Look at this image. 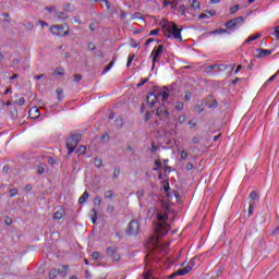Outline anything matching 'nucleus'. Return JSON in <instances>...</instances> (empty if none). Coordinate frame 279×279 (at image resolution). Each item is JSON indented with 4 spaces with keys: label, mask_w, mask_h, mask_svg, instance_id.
<instances>
[{
    "label": "nucleus",
    "mask_w": 279,
    "mask_h": 279,
    "mask_svg": "<svg viewBox=\"0 0 279 279\" xmlns=\"http://www.w3.org/2000/svg\"><path fill=\"white\" fill-rule=\"evenodd\" d=\"M171 213V206L162 203L161 207L157 208L153 215L154 226L156 235L150 238L147 243L148 250H154L155 252H162L167 247L159 240L160 236H165L171 230L169 226V214Z\"/></svg>",
    "instance_id": "obj_1"
},
{
    "label": "nucleus",
    "mask_w": 279,
    "mask_h": 279,
    "mask_svg": "<svg viewBox=\"0 0 279 279\" xmlns=\"http://www.w3.org/2000/svg\"><path fill=\"white\" fill-rule=\"evenodd\" d=\"M160 99H162V101H167V99H169V89L167 87L155 90L147 96L146 102L148 108H154L156 102L160 101Z\"/></svg>",
    "instance_id": "obj_2"
},
{
    "label": "nucleus",
    "mask_w": 279,
    "mask_h": 279,
    "mask_svg": "<svg viewBox=\"0 0 279 279\" xmlns=\"http://www.w3.org/2000/svg\"><path fill=\"white\" fill-rule=\"evenodd\" d=\"M162 29L168 38H174L177 43H182V28H178L173 22H167Z\"/></svg>",
    "instance_id": "obj_3"
},
{
    "label": "nucleus",
    "mask_w": 279,
    "mask_h": 279,
    "mask_svg": "<svg viewBox=\"0 0 279 279\" xmlns=\"http://www.w3.org/2000/svg\"><path fill=\"white\" fill-rule=\"evenodd\" d=\"M243 23H245V17L243 16H238L233 20L228 21L225 24V27L229 31V32H236V29H239V27H241V25H243Z\"/></svg>",
    "instance_id": "obj_4"
},
{
    "label": "nucleus",
    "mask_w": 279,
    "mask_h": 279,
    "mask_svg": "<svg viewBox=\"0 0 279 279\" xmlns=\"http://www.w3.org/2000/svg\"><path fill=\"white\" fill-rule=\"evenodd\" d=\"M82 140L81 134H74L66 141V149L68 154H73L75 151V147L80 144V141Z\"/></svg>",
    "instance_id": "obj_5"
},
{
    "label": "nucleus",
    "mask_w": 279,
    "mask_h": 279,
    "mask_svg": "<svg viewBox=\"0 0 279 279\" xmlns=\"http://www.w3.org/2000/svg\"><path fill=\"white\" fill-rule=\"evenodd\" d=\"M162 51H165L163 45H159L158 47L153 49V51L150 53V58H153L151 71H154V69H156V62H159V60L162 56Z\"/></svg>",
    "instance_id": "obj_6"
},
{
    "label": "nucleus",
    "mask_w": 279,
    "mask_h": 279,
    "mask_svg": "<svg viewBox=\"0 0 279 279\" xmlns=\"http://www.w3.org/2000/svg\"><path fill=\"white\" fill-rule=\"evenodd\" d=\"M126 233L130 236H136V234H141V226L138 225V221L132 220L126 228Z\"/></svg>",
    "instance_id": "obj_7"
},
{
    "label": "nucleus",
    "mask_w": 279,
    "mask_h": 279,
    "mask_svg": "<svg viewBox=\"0 0 279 279\" xmlns=\"http://www.w3.org/2000/svg\"><path fill=\"white\" fill-rule=\"evenodd\" d=\"M156 116L160 121H167V119H169V110L167 109V106L161 105L157 109Z\"/></svg>",
    "instance_id": "obj_8"
},
{
    "label": "nucleus",
    "mask_w": 279,
    "mask_h": 279,
    "mask_svg": "<svg viewBox=\"0 0 279 279\" xmlns=\"http://www.w3.org/2000/svg\"><path fill=\"white\" fill-rule=\"evenodd\" d=\"M50 33L53 36H59V38H61V36L69 35V32H64V26H62V25H54V26L50 27Z\"/></svg>",
    "instance_id": "obj_9"
},
{
    "label": "nucleus",
    "mask_w": 279,
    "mask_h": 279,
    "mask_svg": "<svg viewBox=\"0 0 279 279\" xmlns=\"http://www.w3.org/2000/svg\"><path fill=\"white\" fill-rule=\"evenodd\" d=\"M193 267H191V265H187L183 268L178 269L174 272V276H186V274H190L192 271Z\"/></svg>",
    "instance_id": "obj_10"
},
{
    "label": "nucleus",
    "mask_w": 279,
    "mask_h": 279,
    "mask_svg": "<svg viewBox=\"0 0 279 279\" xmlns=\"http://www.w3.org/2000/svg\"><path fill=\"white\" fill-rule=\"evenodd\" d=\"M31 119H38L40 117V110L37 107H32L28 111Z\"/></svg>",
    "instance_id": "obj_11"
},
{
    "label": "nucleus",
    "mask_w": 279,
    "mask_h": 279,
    "mask_svg": "<svg viewBox=\"0 0 279 279\" xmlns=\"http://www.w3.org/2000/svg\"><path fill=\"white\" fill-rule=\"evenodd\" d=\"M62 19H69V15L64 12L54 11V17L52 19V21H60Z\"/></svg>",
    "instance_id": "obj_12"
},
{
    "label": "nucleus",
    "mask_w": 279,
    "mask_h": 279,
    "mask_svg": "<svg viewBox=\"0 0 279 279\" xmlns=\"http://www.w3.org/2000/svg\"><path fill=\"white\" fill-rule=\"evenodd\" d=\"M267 56H271V50L257 49V58H267Z\"/></svg>",
    "instance_id": "obj_13"
},
{
    "label": "nucleus",
    "mask_w": 279,
    "mask_h": 279,
    "mask_svg": "<svg viewBox=\"0 0 279 279\" xmlns=\"http://www.w3.org/2000/svg\"><path fill=\"white\" fill-rule=\"evenodd\" d=\"M45 11L48 13V16L53 20L58 10L56 7H47Z\"/></svg>",
    "instance_id": "obj_14"
},
{
    "label": "nucleus",
    "mask_w": 279,
    "mask_h": 279,
    "mask_svg": "<svg viewBox=\"0 0 279 279\" xmlns=\"http://www.w3.org/2000/svg\"><path fill=\"white\" fill-rule=\"evenodd\" d=\"M64 217V209H59L53 214V219L60 221V219Z\"/></svg>",
    "instance_id": "obj_15"
},
{
    "label": "nucleus",
    "mask_w": 279,
    "mask_h": 279,
    "mask_svg": "<svg viewBox=\"0 0 279 279\" xmlns=\"http://www.w3.org/2000/svg\"><path fill=\"white\" fill-rule=\"evenodd\" d=\"M89 194L88 192H84L83 195L78 198V204H86V201L88 199Z\"/></svg>",
    "instance_id": "obj_16"
},
{
    "label": "nucleus",
    "mask_w": 279,
    "mask_h": 279,
    "mask_svg": "<svg viewBox=\"0 0 279 279\" xmlns=\"http://www.w3.org/2000/svg\"><path fill=\"white\" fill-rule=\"evenodd\" d=\"M260 38V34L252 35L250 36L245 41L244 45H247L248 43H253V40H258Z\"/></svg>",
    "instance_id": "obj_17"
},
{
    "label": "nucleus",
    "mask_w": 279,
    "mask_h": 279,
    "mask_svg": "<svg viewBox=\"0 0 279 279\" xmlns=\"http://www.w3.org/2000/svg\"><path fill=\"white\" fill-rule=\"evenodd\" d=\"M68 270H69V266H66V265H63L60 269H58L57 271H58V274L60 275V276H65L66 274H68Z\"/></svg>",
    "instance_id": "obj_18"
},
{
    "label": "nucleus",
    "mask_w": 279,
    "mask_h": 279,
    "mask_svg": "<svg viewBox=\"0 0 279 279\" xmlns=\"http://www.w3.org/2000/svg\"><path fill=\"white\" fill-rule=\"evenodd\" d=\"M206 106L209 108V109H213V108H217V106H219V102H217V100L213 99L211 102L210 100L206 102Z\"/></svg>",
    "instance_id": "obj_19"
},
{
    "label": "nucleus",
    "mask_w": 279,
    "mask_h": 279,
    "mask_svg": "<svg viewBox=\"0 0 279 279\" xmlns=\"http://www.w3.org/2000/svg\"><path fill=\"white\" fill-rule=\"evenodd\" d=\"M114 192L112 190H108L105 192V199H113Z\"/></svg>",
    "instance_id": "obj_20"
},
{
    "label": "nucleus",
    "mask_w": 279,
    "mask_h": 279,
    "mask_svg": "<svg viewBox=\"0 0 279 279\" xmlns=\"http://www.w3.org/2000/svg\"><path fill=\"white\" fill-rule=\"evenodd\" d=\"M241 10V7L239 4H235L229 9L230 14H236Z\"/></svg>",
    "instance_id": "obj_21"
},
{
    "label": "nucleus",
    "mask_w": 279,
    "mask_h": 279,
    "mask_svg": "<svg viewBox=\"0 0 279 279\" xmlns=\"http://www.w3.org/2000/svg\"><path fill=\"white\" fill-rule=\"evenodd\" d=\"M112 66H114V61H111L106 68L105 70L102 71V75H106V73H108Z\"/></svg>",
    "instance_id": "obj_22"
},
{
    "label": "nucleus",
    "mask_w": 279,
    "mask_h": 279,
    "mask_svg": "<svg viewBox=\"0 0 279 279\" xmlns=\"http://www.w3.org/2000/svg\"><path fill=\"white\" fill-rule=\"evenodd\" d=\"M136 58L135 54H131L129 58H128V62H126V66L128 69H130V66H132V62H134V59Z\"/></svg>",
    "instance_id": "obj_23"
},
{
    "label": "nucleus",
    "mask_w": 279,
    "mask_h": 279,
    "mask_svg": "<svg viewBox=\"0 0 279 279\" xmlns=\"http://www.w3.org/2000/svg\"><path fill=\"white\" fill-rule=\"evenodd\" d=\"M211 35H217V34H228V29H223V28H218L214 32L210 33Z\"/></svg>",
    "instance_id": "obj_24"
},
{
    "label": "nucleus",
    "mask_w": 279,
    "mask_h": 279,
    "mask_svg": "<svg viewBox=\"0 0 279 279\" xmlns=\"http://www.w3.org/2000/svg\"><path fill=\"white\" fill-rule=\"evenodd\" d=\"M215 69H219L218 64H214V65H209L206 68V73H213V71H215Z\"/></svg>",
    "instance_id": "obj_25"
},
{
    "label": "nucleus",
    "mask_w": 279,
    "mask_h": 279,
    "mask_svg": "<svg viewBox=\"0 0 279 279\" xmlns=\"http://www.w3.org/2000/svg\"><path fill=\"white\" fill-rule=\"evenodd\" d=\"M59 275H60V274H58V270H57V269H53V270L50 271L49 278H50V279H54V278H58Z\"/></svg>",
    "instance_id": "obj_26"
},
{
    "label": "nucleus",
    "mask_w": 279,
    "mask_h": 279,
    "mask_svg": "<svg viewBox=\"0 0 279 279\" xmlns=\"http://www.w3.org/2000/svg\"><path fill=\"white\" fill-rule=\"evenodd\" d=\"M192 97H193V95L191 94V92H185L183 99H184V101H191Z\"/></svg>",
    "instance_id": "obj_27"
},
{
    "label": "nucleus",
    "mask_w": 279,
    "mask_h": 279,
    "mask_svg": "<svg viewBox=\"0 0 279 279\" xmlns=\"http://www.w3.org/2000/svg\"><path fill=\"white\" fill-rule=\"evenodd\" d=\"M116 253H117V251L114 250V247L109 246V247L107 248V254H108V256L112 257V255H114Z\"/></svg>",
    "instance_id": "obj_28"
},
{
    "label": "nucleus",
    "mask_w": 279,
    "mask_h": 279,
    "mask_svg": "<svg viewBox=\"0 0 279 279\" xmlns=\"http://www.w3.org/2000/svg\"><path fill=\"white\" fill-rule=\"evenodd\" d=\"M102 163H104V161H101V159L95 158V160H94L95 167H97L99 169V168H101Z\"/></svg>",
    "instance_id": "obj_29"
},
{
    "label": "nucleus",
    "mask_w": 279,
    "mask_h": 279,
    "mask_svg": "<svg viewBox=\"0 0 279 279\" xmlns=\"http://www.w3.org/2000/svg\"><path fill=\"white\" fill-rule=\"evenodd\" d=\"M175 110H178L179 112L184 110V104H182L181 101H178L175 105Z\"/></svg>",
    "instance_id": "obj_30"
},
{
    "label": "nucleus",
    "mask_w": 279,
    "mask_h": 279,
    "mask_svg": "<svg viewBox=\"0 0 279 279\" xmlns=\"http://www.w3.org/2000/svg\"><path fill=\"white\" fill-rule=\"evenodd\" d=\"M191 8L193 10H199V2H197V0H193Z\"/></svg>",
    "instance_id": "obj_31"
},
{
    "label": "nucleus",
    "mask_w": 279,
    "mask_h": 279,
    "mask_svg": "<svg viewBox=\"0 0 279 279\" xmlns=\"http://www.w3.org/2000/svg\"><path fill=\"white\" fill-rule=\"evenodd\" d=\"M119 175H121V170L116 168L113 170V177H112L113 180H117V178H119Z\"/></svg>",
    "instance_id": "obj_32"
},
{
    "label": "nucleus",
    "mask_w": 279,
    "mask_h": 279,
    "mask_svg": "<svg viewBox=\"0 0 279 279\" xmlns=\"http://www.w3.org/2000/svg\"><path fill=\"white\" fill-rule=\"evenodd\" d=\"M94 205H95V206H101V197L96 196V197L94 198Z\"/></svg>",
    "instance_id": "obj_33"
},
{
    "label": "nucleus",
    "mask_w": 279,
    "mask_h": 279,
    "mask_svg": "<svg viewBox=\"0 0 279 279\" xmlns=\"http://www.w3.org/2000/svg\"><path fill=\"white\" fill-rule=\"evenodd\" d=\"M17 193H19V191L16 189H12L9 191L10 197H16Z\"/></svg>",
    "instance_id": "obj_34"
},
{
    "label": "nucleus",
    "mask_w": 279,
    "mask_h": 279,
    "mask_svg": "<svg viewBox=\"0 0 279 279\" xmlns=\"http://www.w3.org/2000/svg\"><path fill=\"white\" fill-rule=\"evenodd\" d=\"M16 106H25V99L21 97L20 99L15 100Z\"/></svg>",
    "instance_id": "obj_35"
},
{
    "label": "nucleus",
    "mask_w": 279,
    "mask_h": 279,
    "mask_svg": "<svg viewBox=\"0 0 279 279\" xmlns=\"http://www.w3.org/2000/svg\"><path fill=\"white\" fill-rule=\"evenodd\" d=\"M99 256H101V254H100L99 252H94V253L92 254L93 260H99Z\"/></svg>",
    "instance_id": "obj_36"
},
{
    "label": "nucleus",
    "mask_w": 279,
    "mask_h": 279,
    "mask_svg": "<svg viewBox=\"0 0 279 279\" xmlns=\"http://www.w3.org/2000/svg\"><path fill=\"white\" fill-rule=\"evenodd\" d=\"M179 123L182 125L183 123H186V116L182 114L179 117Z\"/></svg>",
    "instance_id": "obj_37"
},
{
    "label": "nucleus",
    "mask_w": 279,
    "mask_h": 279,
    "mask_svg": "<svg viewBox=\"0 0 279 279\" xmlns=\"http://www.w3.org/2000/svg\"><path fill=\"white\" fill-rule=\"evenodd\" d=\"M250 199H258V194L256 193V191H253L251 194H250Z\"/></svg>",
    "instance_id": "obj_38"
},
{
    "label": "nucleus",
    "mask_w": 279,
    "mask_h": 279,
    "mask_svg": "<svg viewBox=\"0 0 279 279\" xmlns=\"http://www.w3.org/2000/svg\"><path fill=\"white\" fill-rule=\"evenodd\" d=\"M107 213H108L109 215H112V213H114V206H113V205H108V206H107Z\"/></svg>",
    "instance_id": "obj_39"
},
{
    "label": "nucleus",
    "mask_w": 279,
    "mask_h": 279,
    "mask_svg": "<svg viewBox=\"0 0 279 279\" xmlns=\"http://www.w3.org/2000/svg\"><path fill=\"white\" fill-rule=\"evenodd\" d=\"M189 158V154L186 153V150H182L181 151V160H186Z\"/></svg>",
    "instance_id": "obj_40"
},
{
    "label": "nucleus",
    "mask_w": 279,
    "mask_h": 279,
    "mask_svg": "<svg viewBox=\"0 0 279 279\" xmlns=\"http://www.w3.org/2000/svg\"><path fill=\"white\" fill-rule=\"evenodd\" d=\"M92 213H94V216L92 217V223H97V211H95V209H92Z\"/></svg>",
    "instance_id": "obj_41"
},
{
    "label": "nucleus",
    "mask_w": 279,
    "mask_h": 279,
    "mask_svg": "<svg viewBox=\"0 0 279 279\" xmlns=\"http://www.w3.org/2000/svg\"><path fill=\"white\" fill-rule=\"evenodd\" d=\"M160 29L156 28L149 32V36H158Z\"/></svg>",
    "instance_id": "obj_42"
},
{
    "label": "nucleus",
    "mask_w": 279,
    "mask_h": 279,
    "mask_svg": "<svg viewBox=\"0 0 279 279\" xmlns=\"http://www.w3.org/2000/svg\"><path fill=\"white\" fill-rule=\"evenodd\" d=\"M111 258H113V260H116V262H119V260H121V255H119V253H116L111 256Z\"/></svg>",
    "instance_id": "obj_43"
},
{
    "label": "nucleus",
    "mask_w": 279,
    "mask_h": 279,
    "mask_svg": "<svg viewBox=\"0 0 279 279\" xmlns=\"http://www.w3.org/2000/svg\"><path fill=\"white\" fill-rule=\"evenodd\" d=\"M101 1V3H104L102 5H105V8L107 9V10H109V8H110V2L108 1V0H100Z\"/></svg>",
    "instance_id": "obj_44"
},
{
    "label": "nucleus",
    "mask_w": 279,
    "mask_h": 279,
    "mask_svg": "<svg viewBox=\"0 0 279 279\" xmlns=\"http://www.w3.org/2000/svg\"><path fill=\"white\" fill-rule=\"evenodd\" d=\"M131 47H132L133 49H136V48L141 47V44H140V43H136V41H134V40H132Z\"/></svg>",
    "instance_id": "obj_45"
},
{
    "label": "nucleus",
    "mask_w": 279,
    "mask_h": 279,
    "mask_svg": "<svg viewBox=\"0 0 279 279\" xmlns=\"http://www.w3.org/2000/svg\"><path fill=\"white\" fill-rule=\"evenodd\" d=\"M198 19L201 21H204V19H210V16H208V14H206V13H202V14L198 15Z\"/></svg>",
    "instance_id": "obj_46"
},
{
    "label": "nucleus",
    "mask_w": 279,
    "mask_h": 279,
    "mask_svg": "<svg viewBox=\"0 0 279 279\" xmlns=\"http://www.w3.org/2000/svg\"><path fill=\"white\" fill-rule=\"evenodd\" d=\"M274 36L279 40V25L275 28Z\"/></svg>",
    "instance_id": "obj_47"
},
{
    "label": "nucleus",
    "mask_w": 279,
    "mask_h": 279,
    "mask_svg": "<svg viewBox=\"0 0 279 279\" xmlns=\"http://www.w3.org/2000/svg\"><path fill=\"white\" fill-rule=\"evenodd\" d=\"M116 125H117V128H123V120H121V119L116 120Z\"/></svg>",
    "instance_id": "obj_48"
},
{
    "label": "nucleus",
    "mask_w": 279,
    "mask_h": 279,
    "mask_svg": "<svg viewBox=\"0 0 279 279\" xmlns=\"http://www.w3.org/2000/svg\"><path fill=\"white\" fill-rule=\"evenodd\" d=\"M4 223H5V226H12V218L7 217V218L4 219Z\"/></svg>",
    "instance_id": "obj_49"
},
{
    "label": "nucleus",
    "mask_w": 279,
    "mask_h": 279,
    "mask_svg": "<svg viewBox=\"0 0 279 279\" xmlns=\"http://www.w3.org/2000/svg\"><path fill=\"white\" fill-rule=\"evenodd\" d=\"M163 189L166 193H169V191L171 190V187L169 186V182L163 183Z\"/></svg>",
    "instance_id": "obj_50"
},
{
    "label": "nucleus",
    "mask_w": 279,
    "mask_h": 279,
    "mask_svg": "<svg viewBox=\"0 0 279 279\" xmlns=\"http://www.w3.org/2000/svg\"><path fill=\"white\" fill-rule=\"evenodd\" d=\"M37 172L39 175H43V173H45V168L43 166H39Z\"/></svg>",
    "instance_id": "obj_51"
},
{
    "label": "nucleus",
    "mask_w": 279,
    "mask_h": 279,
    "mask_svg": "<svg viewBox=\"0 0 279 279\" xmlns=\"http://www.w3.org/2000/svg\"><path fill=\"white\" fill-rule=\"evenodd\" d=\"M82 80V75L75 74L74 75V82L77 84Z\"/></svg>",
    "instance_id": "obj_52"
},
{
    "label": "nucleus",
    "mask_w": 279,
    "mask_h": 279,
    "mask_svg": "<svg viewBox=\"0 0 279 279\" xmlns=\"http://www.w3.org/2000/svg\"><path fill=\"white\" fill-rule=\"evenodd\" d=\"M248 215H254V204H251L248 207Z\"/></svg>",
    "instance_id": "obj_53"
},
{
    "label": "nucleus",
    "mask_w": 279,
    "mask_h": 279,
    "mask_svg": "<svg viewBox=\"0 0 279 279\" xmlns=\"http://www.w3.org/2000/svg\"><path fill=\"white\" fill-rule=\"evenodd\" d=\"M147 82H149V78H143V82L138 83L137 86H144V84H147Z\"/></svg>",
    "instance_id": "obj_54"
},
{
    "label": "nucleus",
    "mask_w": 279,
    "mask_h": 279,
    "mask_svg": "<svg viewBox=\"0 0 279 279\" xmlns=\"http://www.w3.org/2000/svg\"><path fill=\"white\" fill-rule=\"evenodd\" d=\"M193 169H194L193 163L189 162V163L186 165V170H187V171H193Z\"/></svg>",
    "instance_id": "obj_55"
},
{
    "label": "nucleus",
    "mask_w": 279,
    "mask_h": 279,
    "mask_svg": "<svg viewBox=\"0 0 279 279\" xmlns=\"http://www.w3.org/2000/svg\"><path fill=\"white\" fill-rule=\"evenodd\" d=\"M276 77H278V74H274L272 76H270L268 78V82L271 84V82H274V80H276Z\"/></svg>",
    "instance_id": "obj_56"
},
{
    "label": "nucleus",
    "mask_w": 279,
    "mask_h": 279,
    "mask_svg": "<svg viewBox=\"0 0 279 279\" xmlns=\"http://www.w3.org/2000/svg\"><path fill=\"white\" fill-rule=\"evenodd\" d=\"M187 124L190 125L191 129L195 128V125H196L195 121H193V120H190Z\"/></svg>",
    "instance_id": "obj_57"
},
{
    "label": "nucleus",
    "mask_w": 279,
    "mask_h": 279,
    "mask_svg": "<svg viewBox=\"0 0 279 279\" xmlns=\"http://www.w3.org/2000/svg\"><path fill=\"white\" fill-rule=\"evenodd\" d=\"M40 27H47L49 24H47V22H44V21H39L38 22Z\"/></svg>",
    "instance_id": "obj_58"
},
{
    "label": "nucleus",
    "mask_w": 279,
    "mask_h": 279,
    "mask_svg": "<svg viewBox=\"0 0 279 279\" xmlns=\"http://www.w3.org/2000/svg\"><path fill=\"white\" fill-rule=\"evenodd\" d=\"M151 43H154V38L147 39L145 43V46L147 47V46L151 45Z\"/></svg>",
    "instance_id": "obj_59"
},
{
    "label": "nucleus",
    "mask_w": 279,
    "mask_h": 279,
    "mask_svg": "<svg viewBox=\"0 0 279 279\" xmlns=\"http://www.w3.org/2000/svg\"><path fill=\"white\" fill-rule=\"evenodd\" d=\"M80 151H81V154H85V151H86V146H81V147H80Z\"/></svg>",
    "instance_id": "obj_60"
},
{
    "label": "nucleus",
    "mask_w": 279,
    "mask_h": 279,
    "mask_svg": "<svg viewBox=\"0 0 279 279\" xmlns=\"http://www.w3.org/2000/svg\"><path fill=\"white\" fill-rule=\"evenodd\" d=\"M144 279H151V274H149V272L145 274Z\"/></svg>",
    "instance_id": "obj_61"
},
{
    "label": "nucleus",
    "mask_w": 279,
    "mask_h": 279,
    "mask_svg": "<svg viewBox=\"0 0 279 279\" xmlns=\"http://www.w3.org/2000/svg\"><path fill=\"white\" fill-rule=\"evenodd\" d=\"M10 93H12V88H11V87H8V88L4 90V95H8V94H10Z\"/></svg>",
    "instance_id": "obj_62"
},
{
    "label": "nucleus",
    "mask_w": 279,
    "mask_h": 279,
    "mask_svg": "<svg viewBox=\"0 0 279 279\" xmlns=\"http://www.w3.org/2000/svg\"><path fill=\"white\" fill-rule=\"evenodd\" d=\"M243 69V65H238L236 70H235V74L239 73V71H241Z\"/></svg>",
    "instance_id": "obj_63"
},
{
    "label": "nucleus",
    "mask_w": 279,
    "mask_h": 279,
    "mask_svg": "<svg viewBox=\"0 0 279 279\" xmlns=\"http://www.w3.org/2000/svg\"><path fill=\"white\" fill-rule=\"evenodd\" d=\"M12 62H13L14 65H16V64H19V59H13Z\"/></svg>",
    "instance_id": "obj_64"
}]
</instances>
